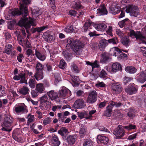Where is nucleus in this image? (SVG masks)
Wrapping results in <instances>:
<instances>
[{"instance_id": "13", "label": "nucleus", "mask_w": 146, "mask_h": 146, "mask_svg": "<svg viewBox=\"0 0 146 146\" xmlns=\"http://www.w3.org/2000/svg\"><path fill=\"white\" fill-rule=\"evenodd\" d=\"M87 109L88 112L87 111L85 118L86 119H90L92 117V115L96 112V111L94 108L90 106H88Z\"/></svg>"}, {"instance_id": "44", "label": "nucleus", "mask_w": 146, "mask_h": 146, "mask_svg": "<svg viewBox=\"0 0 146 146\" xmlns=\"http://www.w3.org/2000/svg\"><path fill=\"white\" fill-rule=\"evenodd\" d=\"M12 49V46L11 44L6 45L5 48V50L4 51L5 53L7 54H9L11 52Z\"/></svg>"}, {"instance_id": "7", "label": "nucleus", "mask_w": 146, "mask_h": 146, "mask_svg": "<svg viewBox=\"0 0 146 146\" xmlns=\"http://www.w3.org/2000/svg\"><path fill=\"white\" fill-rule=\"evenodd\" d=\"M125 11L127 13H130V15L132 16L136 17L139 15H141L139 9L136 6H128L126 7Z\"/></svg>"}, {"instance_id": "3", "label": "nucleus", "mask_w": 146, "mask_h": 146, "mask_svg": "<svg viewBox=\"0 0 146 146\" xmlns=\"http://www.w3.org/2000/svg\"><path fill=\"white\" fill-rule=\"evenodd\" d=\"M13 123V119L9 116H6L4 121L1 124L2 128L1 130L3 131H10L12 130L11 127Z\"/></svg>"}, {"instance_id": "58", "label": "nucleus", "mask_w": 146, "mask_h": 146, "mask_svg": "<svg viewBox=\"0 0 146 146\" xmlns=\"http://www.w3.org/2000/svg\"><path fill=\"white\" fill-rule=\"evenodd\" d=\"M49 5L51 8L54 9L55 8V6L54 4V0H49Z\"/></svg>"}, {"instance_id": "57", "label": "nucleus", "mask_w": 146, "mask_h": 146, "mask_svg": "<svg viewBox=\"0 0 146 146\" xmlns=\"http://www.w3.org/2000/svg\"><path fill=\"white\" fill-rule=\"evenodd\" d=\"M111 104L113 106L117 108L119 107L121 105V104L120 102L117 103L113 101L111 102Z\"/></svg>"}, {"instance_id": "25", "label": "nucleus", "mask_w": 146, "mask_h": 146, "mask_svg": "<svg viewBox=\"0 0 146 146\" xmlns=\"http://www.w3.org/2000/svg\"><path fill=\"white\" fill-rule=\"evenodd\" d=\"M60 144V142L57 136L54 135L51 139V145L52 146H59Z\"/></svg>"}, {"instance_id": "22", "label": "nucleus", "mask_w": 146, "mask_h": 146, "mask_svg": "<svg viewBox=\"0 0 146 146\" xmlns=\"http://www.w3.org/2000/svg\"><path fill=\"white\" fill-rule=\"evenodd\" d=\"M77 137L78 136L76 134L69 135L67 138V141L70 145H73L75 143Z\"/></svg>"}, {"instance_id": "6", "label": "nucleus", "mask_w": 146, "mask_h": 146, "mask_svg": "<svg viewBox=\"0 0 146 146\" xmlns=\"http://www.w3.org/2000/svg\"><path fill=\"white\" fill-rule=\"evenodd\" d=\"M111 54L113 56L117 57L118 60H120L121 59L127 57V55L122 52L117 47H114L111 48L110 50Z\"/></svg>"}, {"instance_id": "10", "label": "nucleus", "mask_w": 146, "mask_h": 146, "mask_svg": "<svg viewBox=\"0 0 146 146\" xmlns=\"http://www.w3.org/2000/svg\"><path fill=\"white\" fill-rule=\"evenodd\" d=\"M70 91L65 87L61 88L58 92L60 97L63 98H64L67 96L68 94L70 95Z\"/></svg>"}, {"instance_id": "32", "label": "nucleus", "mask_w": 146, "mask_h": 146, "mask_svg": "<svg viewBox=\"0 0 146 146\" xmlns=\"http://www.w3.org/2000/svg\"><path fill=\"white\" fill-rule=\"evenodd\" d=\"M125 70L127 73L133 74L136 72L137 70L132 66H127L125 68Z\"/></svg>"}, {"instance_id": "60", "label": "nucleus", "mask_w": 146, "mask_h": 146, "mask_svg": "<svg viewBox=\"0 0 146 146\" xmlns=\"http://www.w3.org/2000/svg\"><path fill=\"white\" fill-rule=\"evenodd\" d=\"M96 86L98 87H104L105 86V84L102 82H100L98 81L96 84Z\"/></svg>"}, {"instance_id": "21", "label": "nucleus", "mask_w": 146, "mask_h": 146, "mask_svg": "<svg viewBox=\"0 0 146 146\" xmlns=\"http://www.w3.org/2000/svg\"><path fill=\"white\" fill-rule=\"evenodd\" d=\"M94 27L98 31H104L106 30L107 25L104 23L96 24L94 25Z\"/></svg>"}, {"instance_id": "26", "label": "nucleus", "mask_w": 146, "mask_h": 146, "mask_svg": "<svg viewBox=\"0 0 146 146\" xmlns=\"http://www.w3.org/2000/svg\"><path fill=\"white\" fill-rule=\"evenodd\" d=\"M87 127L85 126L81 125L80 128L79 133L80 138H82L84 137L86 133Z\"/></svg>"}, {"instance_id": "28", "label": "nucleus", "mask_w": 146, "mask_h": 146, "mask_svg": "<svg viewBox=\"0 0 146 146\" xmlns=\"http://www.w3.org/2000/svg\"><path fill=\"white\" fill-rule=\"evenodd\" d=\"M48 28L47 26H43L42 27H37L36 28H33L31 29V31L32 33H34L36 32L40 33L45 29Z\"/></svg>"}, {"instance_id": "15", "label": "nucleus", "mask_w": 146, "mask_h": 146, "mask_svg": "<svg viewBox=\"0 0 146 146\" xmlns=\"http://www.w3.org/2000/svg\"><path fill=\"white\" fill-rule=\"evenodd\" d=\"M137 87L133 85H129L125 89V92L129 95H132L136 93L137 91Z\"/></svg>"}, {"instance_id": "19", "label": "nucleus", "mask_w": 146, "mask_h": 146, "mask_svg": "<svg viewBox=\"0 0 146 146\" xmlns=\"http://www.w3.org/2000/svg\"><path fill=\"white\" fill-rule=\"evenodd\" d=\"M122 70V66L119 63L116 62L113 63L111 66V70L113 73H115L118 71Z\"/></svg>"}, {"instance_id": "51", "label": "nucleus", "mask_w": 146, "mask_h": 146, "mask_svg": "<svg viewBox=\"0 0 146 146\" xmlns=\"http://www.w3.org/2000/svg\"><path fill=\"white\" fill-rule=\"evenodd\" d=\"M51 119L49 117H47L44 119L43 121V123L44 125H46L50 123Z\"/></svg>"}, {"instance_id": "41", "label": "nucleus", "mask_w": 146, "mask_h": 146, "mask_svg": "<svg viewBox=\"0 0 146 146\" xmlns=\"http://www.w3.org/2000/svg\"><path fill=\"white\" fill-rule=\"evenodd\" d=\"M109 58V56L108 53L104 52L101 54V62L102 63L106 62Z\"/></svg>"}, {"instance_id": "40", "label": "nucleus", "mask_w": 146, "mask_h": 146, "mask_svg": "<svg viewBox=\"0 0 146 146\" xmlns=\"http://www.w3.org/2000/svg\"><path fill=\"white\" fill-rule=\"evenodd\" d=\"M86 64L88 65L91 66L92 68V69L95 68H98L99 66V63L98 61L96 60L94 62L92 63L89 61H86Z\"/></svg>"}, {"instance_id": "20", "label": "nucleus", "mask_w": 146, "mask_h": 146, "mask_svg": "<svg viewBox=\"0 0 146 146\" xmlns=\"http://www.w3.org/2000/svg\"><path fill=\"white\" fill-rule=\"evenodd\" d=\"M112 88L114 92L116 94H118L121 92L122 90L121 86L119 83L113 84L112 85Z\"/></svg>"}, {"instance_id": "30", "label": "nucleus", "mask_w": 146, "mask_h": 146, "mask_svg": "<svg viewBox=\"0 0 146 146\" xmlns=\"http://www.w3.org/2000/svg\"><path fill=\"white\" fill-rule=\"evenodd\" d=\"M34 76L37 80L42 79L44 77L42 71H36Z\"/></svg>"}, {"instance_id": "59", "label": "nucleus", "mask_w": 146, "mask_h": 146, "mask_svg": "<svg viewBox=\"0 0 146 146\" xmlns=\"http://www.w3.org/2000/svg\"><path fill=\"white\" fill-rule=\"evenodd\" d=\"M24 58V56L22 54H18L17 56V60L19 62H21Z\"/></svg>"}, {"instance_id": "31", "label": "nucleus", "mask_w": 146, "mask_h": 146, "mask_svg": "<svg viewBox=\"0 0 146 146\" xmlns=\"http://www.w3.org/2000/svg\"><path fill=\"white\" fill-rule=\"evenodd\" d=\"M26 55L27 56V59L29 60L30 62H31L32 61L33 58L34 56L33 51L31 49H28L26 51Z\"/></svg>"}, {"instance_id": "16", "label": "nucleus", "mask_w": 146, "mask_h": 146, "mask_svg": "<svg viewBox=\"0 0 146 146\" xmlns=\"http://www.w3.org/2000/svg\"><path fill=\"white\" fill-rule=\"evenodd\" d=\"M47 94L51 100L57 102L56 100L58 98V94L57 92L52 90L48 92Z\"/></svg>"}, {"instance_id": "18", "label": "nucleus", "mask_w": 146, "mask_h": 146, "mask_svg": "<svg viewBox=\"0 0 146 146\" xmlns=\"http://www.w3.org/2000/svg\"><path fill=\"white\" fill-rule=\"evenodd\" d=\"M97 13L99 15H107L108 11L105 7V5H104L100 6L99 8L97 9Z\"/></svg>"}, {"instance_id": "47", "label": "nucleus", "mask_w": 146, "mask_h": 146, "mask_svg": "<svg viewBox=\"0 0 146 146\" xmlns=\"http://www.w3.org/2000/svg\"><path fill=\"white\" fill-rule=\"evenodd\" d=\"M91 29V26L89 23H86L84 26V31L86 32L90 31V29Z\"/></svg>"}, {"instance_id": "5", "label": "nucleus", "mask_w": 146, "mask_h": 146, "mask_svg": "<svg viewBox=\"0 0 146 146\" xmlns=\"http://www.w3.org/2000/svg\"><path fill=\"white\" fill-rule=\"evenodd\" d=\"M40 106L42 110H46L50 106V102L47 95H44L41 97Z\"/></svg>"}, {"instance_id": "37", "label": "nucleus", "mask_w": 146, "mask_h": 146, "mask_svg": "<svg viewBox=\"0 0 146 146\" xmlns=\"http://www.w3.org/2000/svg\"><path fill=\"white\" fill-rule=\"evenodd\" d=\"M35 54L37 58L42 61H44L45 59V56L42 54L36 49L35 50Z\"/></svg>"}, {"instance_id": "39", "label": "nucleus", "mask_w": 146, "mask_h": 146, "mask_svg": "<svg viewBox=\"0 0 146 146\" xmlns=\"http://www.w3.org/2000/svg\"><path fill=\"white\" fill-rule=\"evenodd\" d=\"M36 83V81L34 78L33 79L31 78L29 79L28 84L31 88H34Z\"/></svg>"}, {"instance_id": "2", "label": "nucleus", "mask_w": 146, "mask_h": 146, "mask_svg": "<svg viewBox=\"0 0 146 146\" xmlns=\"http://www.w3.org/2000/svg\"><path fill=\"white\" fill-rule=\"evenodd\" d=\"M67 47L71 48L75 52H77L84 46V44L79 40H76L72 38L67 40Z\"/></svg>"}, {"instance_id": "52", "label": "nucleus", "mask_w": 146, "mask_h": 146, "mask_svg": "<svg viewBox=\"0 0 146 146\" xmlns=\"http://www.w3.org/2000/svg\"><path fill=\"white\" fill-rule=\"evenodd\" d=\"M107 74L105 70L103 69L99 75L100 77L104 78L107 77Z\"/></svg>"}, {"instance_id": "17", "label": "nucleus", "mask_w": 146, "mask_h": 146, "mask_svg": "<svg viewBox=\"0 0 146 146\" xmlns=\"http://www.w3.org/2000/svg\"><path fill=\"white\" fill-rule=\"evenodd\" d=\"M97 139L98 143L101 144L105 145L107 144L108 141V138L104 135H98Z\"/></svg>"}, {"instance_id": "64", "label": "nucleus", "mask_w": 146, "mask_h": 146, "mask_svg": "<svg viewBox=\"0 0 146 146\" xmlns=\"http://www.w3.org/2000/svg\"><path fill=\"white\" fill-rule=\"evenodd\" d=\"M141 50L142 52L143 56L146 57V47H141Z\"/></svg>"}, {"instance_id": "29", "label": "nucleus", "mask_w": 146, "mask_h": 146, "mask_svg": "<svg viewBox=\"0 0 146 146\" xmlns=\"http://www.w3.org/2000/svg\"><path fill=\"white\" fill-rule=\"evenodd\" d=\"M29 92V88L27 86H23L20 88L19 90V92L22 95H25Z\"/></svg>"}, {"instance_id": "55", "label": "nucleus", "mask_w": 146, "mask_h": 146, "mask_svg": "<svg viewBox=\"0 0 146 146\" xmlns=\"http://www.w3.org/2000/svg\"><path fill=\"white\" fill-rule=\"evenodd\" d=\"M83 146H92V142L91 140H86L84 142Z\"/></svg>"}, {"instance_id": "11", "label": "nucleus", "mask_w": 146, "mask_h": 146, "mask_svg": "<svg viewBox=\"0 0 146 146\" xmlns=\"http://www.w3.org/2000/svg\"><path fill=\"white\" fill-rule=\"evenodd\" d=\"M122 127V126L119 125L117 129L115 131H114L113 133L117 138H121L124 135V133Z\"/></svg>"}, {"instance_id": "34", "label": "nucleus", "mask_w": 146, "mask_h": 146, "mask_svg": "<svg viewBox=\"0 0 146 146\" xmlns=\"http://www.w3.org/2000/svg\"><path fill=\"white\" fill-rule=\"evenodd\" d=\"M120 7L118 6L112 7L110 9L111 13L114 15H116L120 12Z\"/></svg>"}, {"instance_id": "48", "label": "nucleus", "mask_w": 146, "mask_h": 146, "mask_svg": "<svg viewBox=\"0 0 146 146\" xmlns=\"http://www.w3.org/2000/svg\"><path fill=\"white\" fill-rule=\"evenodd\" d=\"M87 111H85L83 112H77V115L78 117L81 119H82L86 117Z\"/></svg>"}, {"instance_id": "33", "label": "nucleus", "mask_w": 146, "mask_h": 146, "mask_svg": "<svg viewBox=\"0 0 146 146\" xmlns=\"http://www.w3.org/2000/svg\"><path fill=\"white\" fill-rule=\"evenodd\" d=\"M43 38L48 42H50L54 39V37L50 34L47 33H44L42 35Z\"/></svg>"}, {"instance_id": "42", "label": "nucleus", "mask_w": 146, "mask_h": 146, "mask_svg": "<svg viewBox=\"0 0 146 146\" xmlns=\"http://www.w3.org/2000/svg\"><path fill=\"white\" fill-rule=\"evenodd\" d=\"M113 107L112 105L111 104V102L110 104L106 108V110L105 114V115L106 116H108L109 115V114H111L112 112Z\"/></svg>"}, {"instance_id": "45", "label": "nucleus", "mask_w": 146, "mask_h": 146, "mask_svg": "<svg viewBox=\"0 0 146 146\" xmlns=\"http://www.w3.org/2000/svg\"><path fill=\"white\" fill-rule=\"evenodd\" d=\"M26 118L28 119L27 123L33 122L35 119L34 115L30 113L28 115Z\"/></svg>"}, {"instance_id": "23", "label": "nucleus", "mask_w": 146, "mask_h": 146, "mask_svg": "<svg viewBox=\"0 0 146 146\" xmlns=\"http://www.w3.org/2000/svg\"><path fill=\"white\" fill-rule=\"evenodd\" d=\"M138 79L141 83H144L146 81V72L145 71L141 72L137 74Z\"/></svg>"}, {"instance_id": "63", "label": "nucleus", "mask_w": 146, "mask_h": 146, "mask_svg": "<svg viewBox=\"0 0 146 146\" xmlns=\"http://www.w3.org/2000/svg\"><path fill=\"white\" fill-rule=\"evenodd\" d=\"M132 79L130 77H125L124 78L123 82L125 84H126L130 82Z\"/></svg>"}, {"instance_id": "54", "label": "nucleus", "mask_w": 146, "mask_h": 146, "mask_svg": "<svg viewBox=\"0 0 146 146\" xmlns=\"http://www.w3.org/2000/svg\"><path fill=\"white\" fill-rule=\"evenodd\" d=\"M72 70H73L76 73H78L79 72V70L75 64H73L71 66Z\"/></svg>"}, {"instance_id": "4", "label": "nucleus", "mask_w": 146, "mask_h": 146, "mask_svg": "<svg viewBox=\"0 0 146 146\" xmlns=\"http://www.w3.org/2000/svg\"><path fill=\"white\" fill-rule=\"evenodd\" d=\"M130 37L132 38H135L137 40H139L140 43L146 44V37L143 36L141 32L139 31L135 32L133 30L130 31Z\"/></svg>"}, {"instance_id": "9", "label": "nucleus", "mask_w": 146, "mask_h": 146, "mask_svg": "<svg viewBox=\"0 0 146 146\" xmlns=\"http://www.w3.org/2000/svg\"><path fill=\"white\" fill-rule=\"evenodd\" d=\"M15 111L18 114L20 113H27L28 110L26 106L24 105H16L15 107Z\"/></svg>"}, {"instance_id": "62", "label": "nucleus", "mask_w": 146, "mask_h": 146, "mask_svg": "<svg viewBox=\"0 0 146 146\" xmlns=\"http://www.w3.org/2000/svg\"><path fill=\"white\" fill-rule=\"evenodd\" d=\"M5 93V91L4 88L0 85V97L2 96Z\"/></svg>"}, {"instance_id": "46", "label": "nucleus", "mask_w": 146, "mask_h": 146, "mask_svg": "<svg viewBox=\"0 0 146 146\" xmlns=\"http://www.w3.org/2000/svg\"><path fill=\"white\" fill-rule=\"evenodd\" d=\"M66 63L64 60L63 59L61 60L60 63L59 65V68L63 69L66 67Z\"/></svg>"}, {"instance_id": "14", "label": "nucleus", "mask_w": 146, "mask_h": 146, "mask_svg": "<svg viewBox=\"0 0 146 146\" xmlns=\"http://www.w3.org/2000/svg\"><path fill=\"white\" fill-rule=\"evenodd\" d=\"M86 105L84 100L82 99H78L75 102L74 106L76 109H81L84 108Z\"/></svg>"}, {"instance_id": "24", "label": "nucleus", "mask_w": 146, "mask_h": 146, "mask_svg": "<svg viewBox=\"0 0 146 146\" xmlns=\"http://www.w3.org/2000/svg\"><path fill=\"white\" fill-rule=\"evenodd\" d=\"M108 44L107 40L103 39L100 40L98 46L100 50L104 51Z\"/></svg>"}, {"instance_id": "61", "label": "nucleus", "mask_w": 146, "mask_h": 146, "mask_svg": "<svg viewBox=\"0 0 146 146\" xmlns=\"http://www.w3.org/2000/svg\"><path fill=\"white\" fill-rule=\"evenodd\" d=\"M107 41H108V43H109L113 44H116L117 43V40L114 38L110 39L107 40Z\"/></svg>"}, {"instance_id": "50", "label": "nucleus", "mask_w": 146, "mask_h": 146, "mask_svg": "<svg viewBox=\"0 0 146 146\" xmlns=\"http://www.w3.org/2000/svg\"><path fill=\"white\" fill-rule=\"evenodd\" d=\"M74 29L72 26H68L64 29V31L67 33H71L73 32Z\"/></svg>"}, {"instance_id": "56", "label": "nucleus", "mask_w": 146, "mask_h": 146, "mask_svg": "<svg viewBox=\"0 0 146 146\" xmlns=\"http://www.w3.org/2000/svg\"><path fill=\"white\" fill-rule=\"evenodd\" d=\"M121 42L123 45H127L129 43V40L128 38L124 37L122 39Z\"/></svg>"}, {"instance_id": "1", "label": "nucleus", "mask_w": 146, "mask_h": 146, "mask_svg": "<svg viewBox=\"0 0 146 146\" xmlns=\"http://www.w3.org/2000/svg\"><path fill=\"white\" fill-rule=\"evenodd\" d=\"M22 1L24 4H21L20 9H15L11 12V13L13 16L22 14L23 18H21L19 22V25L21 27H24L27 30L30 28L31 25L35 26L36 24L34 19L28 15V11L27 9V4L29 2V0H22ZM27 33H29L27 30Z\"/></svg>"}, {"instance_id": "27", "label": "nucleus", "mask_w": 146, "mask_h": 146, "mask_svg": "<svg viewBox=\"0 0 146 146\" xmlns=\"http://www.w3.org/2000/svg\"><path fill=\"white\" fill-rule=\"evenodd\" d=\"M71 6L72 8L77 9L82 8V6L78 0H76L72 2Z\"/></svg>"}, {"instance_id": "36", "label": "nucleus", "mask_w": 146, "mask_h": 146, "mask_svg": "<svg viewBox=\"0 0 146 146\" xmlns=\"http://www.w3.org/2000/svg\"><path fill=\"white\" fill-rule=\"evenodd\" d=\"M130 21L127 18L119 22L118 25L121 28H122L124 26H127L130 23Z\"/></svg>"}, {"instance_id": "12", "label": "nucleus", "mask_w": 146, "mask_h": 146, "mask_svg": "<svg viewBox=\"0 0 146 146\" xmlns=\"http://www.w3.org/2000/svg\"><path fill=\"white\" fill-rule=\"evenodd\" d=\"M25 73H21L18 75L14 76L13 79L16 80H18L20 79V82L21 83L27 84V80L25 79Z\"/></svg>"}, {"instance_id": "43", "label": "nucleus", "mask_w": 146, "mask_h": 146, "mask_svg": "<svg viewBox=\"0 0 146 146\" xmlns=\"http://www.w3.org/2000/svg\"><path fill=\"white\" fill-rule=\"evenodd\" d=\"M58 133L62 136L68 133V129L65 127H62L58 131Z\"/></svg>"}, {"instance_id": "35", "label": "nucleus", "mask_w": 146, "mask_h": 146, "mask_svg": "<svg viewBox=\"0 0 146 146\" xmlns=\"http://www.w3.org/2000/svg\"><path fill=\"white\" fill-rule=\"evenodd\" d=\"M36 89L37 91L38 92L42 93L43 92L45 88L43 84L42 83H38L36 84Z\"/></svg>"}, {"instance_id": "38", "label": "nucleus", "mask_w": 146, "mask_h": 146, "mask_svg": "<svg viewBox=\"0 0 146 146\" xmlns=\"http://www.w3.org/2000/svg\"><path fill=\"white\" fill-rule=\"evenodd\" d=\"M32 13L34 17H37L41 14L42 11L36 8L32 10Z\"/></svg>"}, {"instance_id": "8", "label": "nucleus", "mask_w": 146, "mask_h": 146, "mask_svg": "<svg viewBox=\"0 0 146 146\" xmlns=\"http://www.w3.org/2000/svg\"><path fill=\"white\" fill-rule=\"evenodd\" d=\"M97 99V94L96 92L93 90L90 92L87 99V102L92 104L96 102Z\"/></svg>"}, {"instance_id": "53", "label": "nucleus", "mask_w": 146, "mask_h": 146, "mask_svg": "<svg viewBox=\"0 0 146 146\" xmlns=\"http://www.w3.org/2000/svg\"><path fill=\"white\" fill-rule=\"evenodd\" d=\"M43 66L40 63L38 62L36 65V71H42L43 69Z\"/></svg>"}, {"instance_id": "49", "label": "nucleus", "mask_w": 146, "mask_h": 146, "mask_svg": "<svg viewBox=\"0 0 146 146\" xmlns=\"http://www.w3.org/2000/svg\"><path fill=\"white\" fill-rule=\"evenodd\" d=\"M136 127V126L135 125L131 124H129L128 125L125 126L124 128L128 130H131L132 129H135Z\"/></svg>"}]
</instances>
